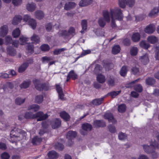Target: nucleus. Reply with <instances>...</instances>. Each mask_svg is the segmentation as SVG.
I'll return each mask as SVG.
<instances>
[{"mask_svg":"<svg viewBox=\"0 0 159 159\" xmlns=\"http://www.w3.org/2000/svg\"><path fill=\"white\" fill-rule=\"evenodd\" d=\"M110 13L111 18V26L112 28H115L116 26V20H121L122 19L123 16L122 11L118 7H116L111 9Z\"/></svg>","mask_w":159,"mask_h":159,"instance_id":"1","label":"nucleus"},{"mask_svg":"<svg viewBox=\"0 0 159 159\" xmlns=\"http://www.w3.org/2000/svg\"><path fill=\"white\" fill-rule=\"evenodd\" d=\"M68 75L69 76H70L73 80H75L77 78V75L74 72L73 70H71L69 72Z\"/></svg>","mask_w":159,"mask_h":159,"instance_id":"51","label":"nucleus"},{"mask_svg":"<svg viewBox=\"0 0 159 159\" xmlns=\"http://www.w3.org/2000/svg\"><path fill=\"white\" fill-rule=\"evenodd\" d=\"M131 159H149L148 158L146 155L144 154H140L138 159L133 157L131 158Z\"/></svg>","mask_w":159,"mask_h":159,"instance_id":"62","label":"nucleus"},{"mask_svg":"<svg viewBox=\"0 0 159 159\" xmlns=\"http://www.w3.org/2000/svg\"><path fill=\"white\" fill-rule=\"evenodd\" d=\"M82 29L80 31L81 33L83 34L86 31L87 28V22L86 20H82L81 22Z\"/></svg>","mask_w":159,"mask_h":159,"instance_id":"16","label":"nucleus"},{"mask_svg":"<svg viewBox=\"0 0 159 159\" xmlns=\"http://www.w3.org/2000/svg\"><path fill=\"white\" fill-rule=\"evenodd\" d=\"M103 117L105 119L108 120L110 122H111L114 124L116 123V120L114 118L112 114L109 111L106 112Z\"/></svg>","mask_w":159,"mask_h":159,"instance_id":"6","label":"nucleus"},{"mask_svg":"<svg viewBox=\"0 0 159 159\" xmlns=\"http://www.w3.org/2000/svg\"><path fill=\"white\" fill-rule=\"evenodd\" d=\"M120 47L119 45H115L112 48V52L113 54H116L119 53L120 51Z\"/></svg>","mask_w":159,"mask_h":159,"instance_id":"36","label":"nucleus"},{"mask_svg":"<svg viewBox=\"0 0 159 159\" xmlns=\"http://www.w3.org/2000/svg\"><path fill=\"white\" fill-rule=\"evenodd\" d=\"M159 12V8L158 7L154 8L148 14L149 16L150 17H154L157 15Z\"/></svg>","mask_w":159,"mask_h":159,"instance_id":"17","label":"nucleus"},{"mask_svg":"<svg viewBox=\"0 0 159 159\" xmlns=\"http://www.w3.org/2000/svg\"><path fill=\"white\" fill-rule=\"evenodd\" d=\"M22 20V16L20 15H16L13 18L12 23L14 25H17Z\"/></svg>","mask_w":159,"mask_h":159,"instance_id":"12","label":"nucleus"},{"mask_svg":"<svg viewBox=\"0 0 159 159\" xmlns=\"http://www.w3.org/2000/svg\"><path fill=\"white\" fill-rule=\"evenodd\" d=\"M26 135L25 132L15 129L11 130L10 133L12 143L19 141L24 139Z\"/></svg>","mask_w":159,"mask_h":159,"instance_id":"2","label":"nucleus"},{"mask_svg":"<svg viewBox=\"0 0 159 159\" xmlns=\"http://www.w3.org/2000/svg\"><path fill=\"white\" fill-rule=\"evenodd\" d=\"M33 83L34 84L35 88L39 91H41L44 89L43 88L44 85L40 83V82L37 79H34L33 80Z\"/></svg>","mask_w":159,"mask_h":159,"instance_id":"13","label":"nucleus"},{"mask_svg":"<svg viewBox=\"0 0 159 159\" xmlns=\"http://www.w3.org/2000/svg\"><path fill=\"white\" fill-rule=\"evenodd\" d=\"M131 39L133 42H138L140 39V35L138 33H134L132 35Z\"/></svg>","mask_w":159,"mask_h":159,"instance_id":"24","label":"nucleus"},{"mask_svg":"<svg viewBox=\"0 0 159 159\" xmlns=\"http://www.w3.org/2000/svg\"><path fill=\"white\" fill-rule=\"evenodd\" d=\"M67 50L65 48H63L61 49H56L53 51V54L55 55H57L60 54L61 52Z\"/></svg>","mask_w":159,"mask_h":159,"instance_id":"48","label":"nucleus"},{"mask_svg":"<svg viewBox=\"0 0 159 159\" xmlns=\"http://www.w3.org/2000/svg\"><path fill=\"white\" fill-rule=\"evenodd\" d=\"M139 80V79H136L129 83L127 84L126 85V87L128 88L133 87L134 86V84L135 83L137 82Z\"/></svg>","mask_w":159,"mask_h":159,"instance_id":"55","label":"nucleus"},{"mask_svg":"<svg viewBox=\"0 0 159 159\" xmlns=\"http://www.w3.org/2000/svg\"><path fill=\"white\" fill-rule=\"evenodd\" d=\"M139 59L143 64H147L149 61L148 54L146 53L143 54L142 56L139 57Z\"/></svg>","mask_w":159,"mask_h":159,"instance_id":"10","label":"nucleus"},{"mask_svg":"<svg viewBox=\"0 0 159 159\" xmlns=\"http://www.w3.org/2000/svg\"><path fill=\"white\" fill-rule=\"evenodd\" d=\"M42 141V139L37 136L35 137L32 139V143L34 144L37 145Z\"/></svg>","mask_w":159,"mask_h":159,"instance_id":"41","label":"nucleus"},{"mask_svg":"<svg viewBox=\"0 0 159 159\" xmlns=\"http://www.w3.org/2000/svg\"><path fill=\"white\" fill-rule=\"evenodd\" d=\"M20 31L18 28L15 29L12 32V35L14 38H18L20 35Z\"/></svg>","mask_w":159,"mask_h":159,"instance_id":"32","label":"nucleus"},{"mask_svg":"<svg viewBox=\"0 0 159 159\" xmlns=\"http://www.w3.org/2000/svg\"><path fill=\"white\" fill-rule=\"evenodd\" d=\"M31 82L30 80L24 81L20 85V87L21 89H26L29 87L30 84Z\"/></svg>","mask_w":159,"mask_h":159,"instance_id":"31","label":"nucleus"},{"mask_svg":"<svg viewBox=\"0 0 159 159\" xmlns=\"http://www.w3.org/2000/svg\"><path fill=\"white\" fill-rule=\"evenodd\" d=\"M41 49L43 51H47L50 49V47L48 44H44L41 46Z\"/></svg>","mask_w":159,"mask_h":159,"instance_id":"56","label":"nucleus"},{"mask_svg":"<svg viewBox=\"0 0 159 159\" xmlns=\"http://www.w3.org/2000/svg\"><path fill=\"white\" fill-rule=\"evenodd\" d=\"M107 82L109 86H113L115 85L114 78L113 76L108 77L107 78Z\"/></svg>","mask_w":159,"mask_h":159,"instance_id":"28","label":"nucleus"},{"mask_svg":"<svg viewBox=\"0 0 159 159\" xmlns=\"http://www.w3.org/2000/svg\"><path fill=\"white\" fill-rule=\"evenodd\" d=\"M8 32V28L7 25H4L0 28V36L4 37Z\"/></svg>","mask_w":159,"mask_h":159,"instance_id":"11","label":"nucleus"},{"mask_svg":"<svg viewBox=\"0 0 159 159\" xmlns=\"http://www.w3.org/2000/svg\"><path fill=\"white\" fill-rule=\"evenodd\" d=\"M155 30L156 27L155 25L153 24H151L146 27L144 31L146 33L150 34L153 33Z\"/></svg>","mask_w":159,"mask_h":159,"instance_id":"8","label":"nucleus"},{"mask_svg":"<svg viewBox=\"0 0 159 159\" xmlns=\"http://www.w3.org/2000/svg\"><path fill=\"white\" fill-rule=\"evenodd\" d=\"M138 49L137 47H132L130 49V54L133 56H135L138 53Z\"/></svg>","mask_w":159,"mask_h":159,"instance_id":"43","label":"nucleus"},{"mask_svg":"<svg viewBox=\"0 0 159 159\" xmlns=\"http://www.w3.org/2000/svg\"><path fill=\"white\" fill-rule=\"evenodd\" d=\"M12 2L14 6H18L21 4L22 0H12Z\"/></svg>","mask_w":159,"mask_h":159,"instance_id":"57","label":"nucleus"},{"mask_svg":"<svg viewBox=\"0 0 159 159\" xmlns=\"http://www.w3.org/2000/svg\"><path fill=\"white\" fill-rule=\"evenodd\" d=\"M147 41L151 44H154L158 41L157 37L154 35H151L148 37Z\"/></svg>","mask_w":159,"mask_h":159,"instance_id":"15","label":"nucleus"},{"mask_svg":"<svg viewBox=\"0 0 159 159\" xmlns=\"http://www.w3.org/2000/svg\"><path fill=\"white\" fill-rule=\"evenodd\" d=\"M31 40L33 42L32 43L37 44L40 42V39L39 36L35 34H34L31 37Z\"/></svg>","mask_w":159,"mask_h":159,"instance_id":"27","label":"nucleus"},{"mask_svg":"<svg viewBox=\"0 0 159 159\" xmlns=\"http://www.w3.org/2000/svg\"><path fill=\"white\" fill-rule=\"evenodd\" d=\"M97 79V81L100 83H103L106 80L105 77L104 75L101 74H98Z\"/></svg>","mask_w":159,"mask_h":159,"instance_id":"34","label":"nucleus"},{"mask_svg":"<svg viewBox=\"0 0 159 159\" xmlns=\"http://www.w3.org/2000/svg\"><path fill=\"white\" fill-rule=\"evenodd\" d=\"M93 31L98 36H101L103 34V33L101 30L99 29H94Z\"/></svg>","mask_w":159,"mask_h":159,"instance_id":"60","label":"nucleus"},{"mask_svg":"<svg viewBox=\"0 0 159 159\" xmlns=\"http://www.w3.org/2000/svg\"><path fill=\"white\" fill-rule=\"evenodd\" d=\"M7 52L8 54L10 56H14L16 54V50L10 46H8L7 47Z\"/></svg>","mask_w":159,"mask_h":159,"instance_id":"14","label":"nucleus"},{"mask_svg":"<svg viewBox=\"0 0 159 159\" xmlns=\"http://www.w3.org/2000/svg\"><path fill=\"white\" fill-rule=\"evenodd\" d=\"M77 135V133L75 131H69L66 135V138L69 140V144H68L69 146L71 145L73 143L72 140L75 138Z\"/></svg>","mask_w":159,"mask_h":159,"instance_id":"5","label":"nucleus"},{"mask_svg":"<svg viewBox=\"0 0 159 159\" xmlns=\"http://www.w3.org/2000/svg\"><path fill=\"white\" fill-rule=\"evenodd\" d=\"M75 34V30L73 27H70L68 31L66 30L60 31L58 34L60 36H69L70 35H74Z\"/></svg>","mask_w":159,"mask_h":159,"instance_id":"4","label":"nucleus"},{"mask_svg":"<svg viewBox=\"0 0 159 159\" xmlns=\"http://www.w3.org/2000/svg\"><path fill=\"white\" fill-rule=\"evenodd\" d=\"M12 40V38L11 36H7L5 38V44L8 45L11 44Z\"/></svg>","mask_w":159,"mask_h":159,"instance_id":"58","label":"nucleus"},{"mask_svg":"<svg viewBox=\"0 0 159 159\" xmlns=\"http://www.w3.org/2000/svg\"><path fill=\"white\" fill-rule=\"evenodd\" d=\"M92 2L91 0H82L79 4L80 6L84 7L90 4Z\"/></svg>","mask_w":159,"mask_h":159,"instance_id":"30","label":"nucleus"},{"mask_svg":"<svg viewBox=\"0 0 159 159\" xmlns=\"http://www.w3.org/2000/svg\"><path fill=\"white\" fill-rule=\"evenodd\" d=\"M107 22L103 17H101L98 18V22L99 25L101 27H103L105 25Z\"/></svg>","mask_w":159,"mask_h":159,"instance_id":"39","label":"nucleus"},{"mask_svg":"<svg viewBox=\"0 0 159 159\" xmlns=\"http://www.w3.org/2000/svg\"><path fill=\"white\" fill-rule=\"evenodd\" d=\"M158 143L155 140L152 141L150 143V145L144 144L143 145L144 151L147 153L150 154L153 152L155 148H158Z\"/></svg>","mask_w":159,"mask_h":159,"instance_id":"3","label":"nucleus"},{"mask_svg":"<svg viewBox=\"0 0 159 159\" xmlns=\"http://www.w3.org/2000/svg\"><path fill=\"white\" fill-rule=\"evenodd\" d=\"M35 17L39 19H42L44 16V14L43 12L40 10H38L36 11L34 13Z\"/></svg>","mask_w":159,"mask_h":159,"instance_id":"18","label":"nucleus"},{"mask_svg":"<svg viewBox=\"0 0 159 159\" xmlns=\"http://www.w3.org/2000/svg\"><path fill=\"white\" fill-rule=\"evenodd\" d=\"M126 107L125 104H122L118 107V111L122 113L124 112L126 110Z\"/></svg>","mask_w":159,"mask_h":159,"instance_id":"46","label":"nucleus"},{"mask_svg":"<svg viewBox=\"0 0 159 159\" xmlns=\"http://www.w3.org/2000/svg\"><path fill=\"white\" fill-rule=\"evenodd\" d=\"M103 18L107 22H109L110 21V17L109 12L107 11H104L103 12Z\"/></svg>","mask_w":159,"mask_h":159,"instance_id":"23","label":"nucleus"},{"mask_svg":"<svg viewBox=\"0 0 159 159\" xmlns=\"http://www.w3.org/2000/svg\"><path fill=\"white\" fill-rule=\"evenodd\" d=\"M146 16L143 15H140L135 16V20L137 21L141 20L145 18Z\"/></svg>","mask_w":159,"mask_h":159,"instance_id":"61","label":"nucleus"},{"mask_svg":"<svg viewBox=\"0 0 159 159\" xmlns=\"http://www.w3.org/2000/svg\"><path fill=\"white\" fill-rule=\"evenodd\" d=\"M26 9L29 11H33L36 7V5L34 3H28L26 5Z\"/></svg>","mask_w":159,"mask_h":159,"instance_id":"21","label":"nucleus"},{"mask_svg":"<svg viewBox=\"0 0 159 159\" xmlns=\"http://www.w3.org/2000/svg\"><path fill=\"white\" fill-rule=\"evenodd\" d=\"M2 159H8L10 157L9 154L6 152H4L1 155Z\"/></svg>","mask_w":159,"mask_h":159,"instance_id":"63","label":"nucleus"},{"mask_svg":"<svg viewBox=\"0 0 159 159\" xmlns=\"http://www.w3.org/2000/svg\"><path fill=\"white\" fill-rule=\"evenodd\" d=\"M60 116L61 118L66 121H69L70 118V116L66 112L63 111L61 112Z\"/></svg>","mask_w":159,"mask_h":159,"instance_id":"20","label":"nucleus"},{"mask_svg":"<svg viewBox=\"0 0 159 159\" xmlns=\"http://www.w3.org/2000/svg\"><path fill=\"white\" fill-rule=\"evenodd\" d=\"M128 70V67L127 66H123L120 71V75L123 76H125L127 74Z\"/></svg>","mask_w":159,"mask_h":159,"instance_id":"40","label":"nucleus"},{"mask_svg":"<svg viewBox=\"0 0 159 159\" xmlns=\"http://www.w3.org/2000/svg\"><path fill=\"white\" fill-rule=\"evenodd\" d=\"M43 97L42 95L37 96L35 99V102L38 103H41L43 101Z\"/></svg>","mask_w":159,"mask_h":159,"instance_id":"50","label":"nucleus"},{"mask_svg":"<svg viewBox=\"0 0 159 159\" xmlns=\"http://www.w3.org/2000/svg\"><path fill=\"white\" fill-rule=\"evenodd\" d=\"M28 23L29 26L33 29H35L37 26V22L36 20L32 18L30 20Z\"/></svg>","mask_w":159,"mask_h":159,"instance_id":"29","label":"nucleus"},{"mask_svg":"<svg viewBox=\"0 0 159 159\" xmlns=\"http://www.w3.org/2000/svg\"><path fill=\"white\" fill-rule=\"evenodd\" d=\"M140 46L141 47L145 49H148L150 46V45L149 43L144 41H142L140 42Z\"/></svg>","mask_w":159,"mask_h":159,"instance_id":"42","label":"nucleus"},{"mask_svg":"<svg viewBox=\"0 0 159 159\" xmlns=\"http://www.w3.org/2000/svg\"><path fill=\"white\" fill-rule=\"evenodd\" d=\"M155 58L156 59L159 60V43L155 48Z\"/></svg>","mask_w":159,"mask_h":159,"instance_id":"49","label":"nucleus"},{"mask_svg":"<svg viewBox=\"0 0 159 159\" xmlns=\"http://www.w3.org/2000/svg\"><path fill=\"white\" fill-rule=\"evenodd\" d=\"M76 6L75 4L73 2H70L66 3L64 9L68 10L74 8Z\"/></svg>","mask_w":159,"mask_h":159,"instance_id":"19","label":"nucleus"},{"mask_svg":"<svg viewBox=\"0 0 159 159\" xmlns=\"http://www.w3.org/2000/svg\"><path fill=\"white\" fill-rule=\"evenodd\" d=\"M34 118H38L37 120L38 121H41L45 119L48 117L47 114H44L42 112L39 111L34 114Z\"/></svg>","mask_w":159,"mask_h":159,"instance_id":"7","label":"nucleus"},{"mask_svg":"<svg viewBox=\"0 0 159 159\" xmlns=\"http://www.w3.org/2000/svg\"><path fill=\"white\" fill-rule=\"evenodd\" d=\"M134 88V90L138 92H141L143 90L142 86L139 84L135 86Z\"/></svg>","mask_w":159,"mask_h":159,"instance_id":"59","label":"nucleus"},{"mask_svg":"<svg viewBox=\"0 0 159 159\" xmlns=\"http://www.w3.org/2000/svg\"><path fill=\"white\" fill-rule=\"evenodd\" d=\"M127 4L126 0H119V4L120 7L122 8H124Z\"/></svg>","mask_w":159,"mask_h":159,"instance_id":"53","label":"nucleus"},{"mask_svg":"<svg viewBox=\"0 0 159 159\" xmlns=\"http://www.w3.org/2000/svg\"><path fill=\"white\" fill-rule=\"evenodd\" d=\"M32 19V18H31L30 16L28 14L24 15L22 18L23 21L27 23H28V22Z\"/></svg>","mask_w":159,"mask_h":159,"instance_id":"54","label":"nucleus"},{"mask_svg":"<svg viewBox=\"0 0 159 159\" xmlns=\"http://www.w3.org/2000/svg\"><path fill=\"white\" fill-rule=\"evenodd\" d=\"M132 71L134 75H138L139 73V68L136 67H134L132 69Z\"/></svg>","mask_w":159,"mask_h":159,"instance_id":"64","label":"nucleus"},{"mask_svg":"<svg viewBox=\"0 0 159 159\" xmlns=\"http://www.w3.org/2000/svg\"><path fill=\"white\" fill-rule=\"evenodd\" d=\"M34 114L31 112H27L24 115V118L26 119H34Z\"/></svg>","mask_w":159,"mask_h":159,"instance_id":"37","label":"nucleus"},{"mask_svg":"<svg viewBox=\"0 0 159 159\" xmlns=\"http://www.w3.org/2000/svg\"><path fill=\"white\" fill-rule=\"evenodd\" d=\"M28 38H26L24 36H21L19 39V43L21 45L25 44L28 40Z\"/></svg>","mask_w":159,"mask_h":159,"instance_id":"38","label":"nucleus"},{"mask_svg":"<svg viewBox=\"0 0 159 159\" xmlns=\"http://www.w3.org/2000/svg\"><path fill=\"white\" fill-rule=\"evenodd\" d=\"M82 127L84 130L86 131H90L92 128V125L87 123L83 124L82 126Z\"/></svg>","mask_w":159,"mask_h":159,"instance_id":"35","label":"nucleus"},{"mask_svg":"<svg viewBox=\"0 0 159 159\" xmlns=\"http://www.w3.org/2000/svg\"><path fill=\"white\" fill-rule=\"evenodd\" d=\"M61 124V121L59 118L54 119L51 121L50 124L52 128L56 129L59 127Z\"/></svg>","mask_w":159,"mask_h":159,"instance_id":"9","label":"nucleus"},{"mask_svg":"<svg viewBox=\"0 0 159 159\" xmlns=\"http://www.w3.org/2000/svg\"><path fill=\"white\" fill-rule=\"evenodd\" d=\"M94 125L96 127H103L105 125V123L103 121L95 120L94 122Z\"/></svg>","mask_w":159,"mask_h":159,"instance_id":"26","label":"nucleus"},{"mask_svg":"<svg viewBox=\"0 0 159 159\" xmlns=\"http://www.w3.org/2000/svg\"><path fill=\"white\" fill-rule=\"evenodd\" d=\"M146 84L148 85H152L155 83V81L152 78H149L146 80Z\"/></svg>","mask_w":159,"mask_h":159,"instance_id":"45","label":"nucleus"},{"mask_svg":"<svg viewBox=\"0 0 159 159\" xmlns=\"http://www.w3.org/2000/svg\"><path fill=\"white\" fill-rule=\"evenodd\" d=\"M25 98H18L16 99V103L18 105H20L24 103L25 101Z\"/></svg>","mask_w":159,"mask_h":159,"instance_id":"47","label":"nucleus"},{"mask_svg":"<svg viewBox=\"0 0 159 159\" xmlns=\"http://www.w3.org/2000/svg\"><path fill=\"white\" fill-rule=\"evenodd\" d=\"M103 99V98H100L95 99L93 101L92 103L93 104L96 105H99L102 103Z\"/></svg>","mask_w":159,"mask_h":159,"instance_id":"44","label":"nucleus"},{"mask_svg":"<svg viewBox=\"0 0 159 159\" xmlns=\"http://www.w3.org/2000/svg\"><path fill=\"white\" fill-rule=\"evenodd\" d=\"M29 66V64L27 62H24L19 68L18 71L21 73L25 71Z\"/></svg>","mask_w":159,"mask_h":159,"instance_id":"25","label":"nucleus"},{"mask_svg":"<svg viewBox=\"0 0 159 159\" xmlns=\"http://www.w3.org/2000/svg\"><path fill=\"white\" fill-rule=\"evenodd\" d=\"M48 155L50 158L52 159L57 158L58 156L57 153L54 151L49 152L48 153Z\"/></svg>","mask_w":159,"mask_h":159,"instance_id":"22","label":"nucleus"},{"mask_svg":"<svg viewBox=\"0 0 159 159\" xmlns=\"http://www.w3.org/2000/svg\"><path fill=\"white\" fill-rule=\"evenodd\" d=\"M40 108V107L39 105L34 104L29 106L28 107V109L29 110H32L36 112L38 111Z\"/></svg>","mask_w":159,"mask_h":159,"instance_id":"33","label":"nucleus"},{"mask_svg":"<svg viewBox=\"0 0 159 159\" xmlns=\"http://www.w3.org/2000/svg\"><path fill=\"white\" fill-rule=\"evenodd\" d=\"M121 92V91L120 90L117 91H113L109 93V95L111 96L112 98H114L119 94Z\"/></svg>","mask_w":159,"mask_h":159,"instance_id":"52","label":"nucleus"}]
</instances>
